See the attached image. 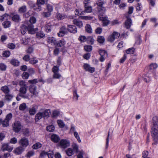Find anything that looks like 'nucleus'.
Segmentation results:
<instances>
[{
	"label": "nucleus",
	"instance_id": "1",
	"mask_svg": "<svg viewBox=\"0 0 158 158\" xmlns=\"http://www.w3.org/2000/svg\"><path fill=\"white\" fill-rule=\"evenodd\" d=\"M152 123V128L151 133L153 140L155 142L158 141V117H153Z\"/></svg>",
	"mask_w": 158,
	"mask_h": 158
},
{
	"label": "nucleus",
	"instance_id": "2",
	"mask_svg": "<svg viewBox=\"0 0 158 158\" xmlns=\"http://www.w3.org/2000/svg\"><path fill=\"white\" fill-rule=\"evenodd\" d=\"M29 90L31 94V97L35 98L38 96L39 92L37 90V87L34 85H31L29 86Z\"/></svg>",
	"mask_w": 158,
	"mask_h": 158
},
{
	"label": "nucleus",
	"instance_id": "3",
	"mask_svg": "<svg viewBox=\"0 0 158 158\" xmlns=\"http://www.w3.org/2000/svg\"><path fill=\"white\" fill-rule=\"evenodd\" d=\"M19 143L20 146L25 149L29 145V140L25 137L22 138L19 141Z\"/></svg>",
	"mask_w": 158,
	"mask_h": 158
},
{
	"label": "nucleus",
	"instance_id": "4",
	"mask_svg": "<svg viewBox=\"0 0 158 158\" xmlns=\"http://www.w3.org/2000/svg\"><path fill=\"white\" fill-rule=\"evenodd\" d=\"M70 142L69 141L66 139H62L59 142V146L61 148H65L69 146Z\"/></svg>",
	"mask_w": 158,
	"mask_h": 158
},
{
	"label": "nucleus",
	"instance_id": "5",
	"mask_svg": "<svg viewBox=\"0 0 158 158\" xmlns=\"http://www.w3.org/2000/svg\"><path fill=\"white\" fill-rule=\"evenodd\" d=\"M22 125L19 121L15 122L13 125V129L16 133H18L21 129Z\"/></svg>",
	"mask_w": 158,
	"mask_h": 158
},
{
	"label": "nucleus",
	"instance_id": "6",
	"mask_svg": "<svg viewBox=\"0 0 158 158\" xmlns=\"http://www.w3.org/2000/svg\"><path fill=\"white\" fill-rule=\"evenodd\" d=\"M27 91V86L25 87H21L19 89L20 93L19 95L23 98H27L28 97L25 95Z\"/></svg>",
	"mask_w": 158,
	"mask_h": 158
},
{
	"label": "nucleus",
	"instance_id": "7",
	"mask_svg": "<svg viewBox=\"0 0 158 158\" xmlns=\"http://www.w3.org/2000/svg\"><path fill=\"white\" fill-rule=\"evenodd\" d=\"M120 36V34L118 32L114 31L112 34L110 35L108 38V40L110 42H113L115 39H117Z\"/></svg>",
	"mask_w": 158,
	"mask_h": 158
},
{
	"label": "nucleus",
	"instance_id": "8",
	"mask_svg": "<svg viewBox=\"0 0 158 158\" xmlns=\"http://www.w3.org/2000/svg\"><path fill=\"white\" fill-rule=\"evenodd\" d=\"M13 148V145H11L9 143H4L2 144L1 150L3 151L6 150L9 152H11Z\"/></svg>",
	"mask_w": 158,
	"mask_h": 158
},
{
	"label": "nucleus",
	"instance_id": "9",
	"mask_svg": "<svg viewBox=\"0 0 158 158\" xmlns=\"http://www.w3.org/2000/svg\"><path fill=\"white\" fill-rule=\"evenodd\" d=\"M99 53L101 56L100 60L102 62H103L105 58L107 57V53L105 50L102 49H100L99 51Z\"/></svg>",
	"mask_w": 158,
	"mask_h": 158
},
{
	"label": "nucleus",
	"instance_id": "10",
	"mask_svg": "<svg viewBox=\"0 0 158 158\" xmlns=\"http://www.w3.org/2000/svg\"><path fill=\"white\" fill-rule=\"evenodd\" d=\"M27 30L29 33L31 34H33L38 31V29L36 28H34V26L32 24H30L28 25L27 27Z\"/></svg>",
	"mask_w": 158,
	"mask_h": 158
},
{
	"label": "nucleus",
	"instance_id": "11",
	"mask_svg": "<svg viewBox=\"0 0 158 158\" xmlns=\"http://www.w3.org/2000/svg\"><path fill=\"white\" fill-rule=\"evenodd\" d=\"M97 4L98 6V9H100L99 10V12L100 13V15L102 16L101 14L102 13H103L106 11V10L105 7H103L102 6L103 4V2H99L98 1L97 3Z\"/></svg>",
	"mask_w": 158,
	"mask_h": 158
},
{
	"label": "nucleus",
	"instance_id": "12",
	"mask_svg": "<svg viewBox=\"0 0 158 158\" xmlns=\"http://www.w3.org/2000/svg\"><path fill=\"white\" fill-rule=\"evenodd\" d=\"M84 2L85 4V9L83 11L85 12V13L91 12L92 10V7L89 4V2H86V1H84Z\"/></svg>",
	"mask_w": 158,
	"mask_h": 158
},
{
	"label": "nucleus",
	"instance_id": "13",
	"mask_svg": "<svg viewBox=\"0 0 158 158\" xmlns=\"http://www.w3.org/2000/svg\"><path fill=\"white\" fill-rule=\"evenodd\" d=\"M83 67L85 71H88L90 73H93L95 71L94 68L91 67L90 65L87 64H85Z\"/></svg>",
	"mask_w": 158,
	"mask_h": 158
},
{
	"label": "nucleus",
	"instance_id": "14",
	"mask_svg": "<svg viewBox=\"0 0 158 158\" xmlns=\"http://www.w3.org/2000/svg\"><path fill=\"white\" fill-rule=\"evenodd\" d=\"M67 29L70 32L73 33H75L77 31V29L75 26L68 25Z\"/></svg>",
	"mask_w": 158,
	"mask_h": 158
},
{
	"label": "nucleus",
	"instance_id": "15",
	"mask_svg": "<svg viewBox=\"0 0 158 158\" xmlns=\"http://www.w3.org/2000/svg\"><path fill=\"white\" fill-rule=\"evenodd\" d=\"M47 41L49 44L53 46H55L57 41L55 38L53 37H48L47 39Z\"/></svg>",
	"mask_w": 158,
	"mask_h": 158
},
{
	"label": "nucleus",
	"instance_id": "16",
	"mask_svg": "<svg viewBox=\"0 0 158 158\" xmlns=\"http://www.w3.org/2000/svg\"><path fill=\"white\" fill-rule=\"evenodd\" d=\"M67 32V30L65 27L64 26L62 27L59 33H58V35L59 36H63Z\"/></svg>",
	"mask_w": 158,
	"mask_h": 158
},
{
	"label": "nucleus",
	"instance_id": "17",
	"mask_svg": "<svg viewBox=\"0 0 158 158\" xmlns=\"http://www.w3.org/2000/svg\"><path fill=\"white\" fill-rule=\"evenodd\" d=\"M126 17L127 19L125 22V27L129 29L131 25L132 21L131 19L127 16H126Z\"/></svg>",
	"mask_w": 158,
	"mask_h": 158
},
{
	"label": "nucleus",
	"instance_id": "18",
	"mask_svg": "<svg viewBox=\"0 0 158 158\" xmlns=\"http://www.w3.org/2000/svg\"><path fill=\"white\" fill-rule=\"evenodd\" d=\"M12 19L13 21L16 22H19L21 21V19L19 15L17 14H12Z\"/></svg>",
	"mask_w": 158,
	"mask_h": 158
},
{
	"label": "nucleus",
	"instance_id": "19",
	"mask_svg": "<svg viewBox=\"0 0 158 158\" xmlns=\"http://www.w3.org/2000/svg\"><path fill=\"white\" fill-rule=\"evenodd\" d=\"M24 149H25L20 146L15 149L14 151L16 155H20L24 151Z\"/></svg>",
	"mask_w": 158,
	"mask_h": 158
},
{
	"label": "nucleus",
	"instance_id": "20",
	"mask_svg": "<svg viewBox=\"0 0 158 158\" xmlns=\"http://www.w3.org/2000/svg\"><path fill=\"white\" fill-rule=\"evenodd\" d=\"M73 23L77 25L79 28H81L83 26V23L81 21L77 19H74L73 21Z\"/></svg>",
	"mask_w": 158,
	"mask_h": 158
},
{
	"label": "nucleus",
	"instance_id": "21",
	"mask_svg": "<svg viewBox=\"0 0 158 158\" xmlns=\"http://www.w3.org/2000/svg\"><path fill=\"white\" fill-rule=\"evenodd\" d=\"M99 17L102 21L103 26H106L109 24V21L107 19V18L105 17H100V16H99Z\"/></svg>",
	"mask_w": 158,
	"mask_h": 158
},
{
	"label": "nucleus",
	"instance_id": "22",
	"mask_svg": "<svg viewBox=\"0 0 158 158\" xmlns=\"http://www.w3.org/2000/svg\"><path fill=\"white\" fill-rule=\"evenodd\" d=\"M51 138L52 141L55 143L58 142L60 139L59 136L55 134L52 135L51 136Z\"/></svg>",
	"mask_w": 158,
	"mask_h": 158
},
{
	"label": "nucleus",
	"instance_id": "23",
	"mask_svg": "<svg viewBox=\"0 0 158 158\" xmlns=\"http://www.w3.org/2000/svg\"><path fill=\"white\" fill-rule=\"evenodd\" d=\"M52 25L50 23H46L45 26V31L47 32H50L51 31Z\"/></svg>",
	"mask_w": 158,
	"mask_h": 158
},
{
	"label": "nucleus",
	"instance_id": "24",
	"mask_svg": "<svg viewBox=\"0 0 158 158\" xmlns=\"http://www.w3.org/2000/svg\"><path fill=\"white\" fill-rule=\"evenodd\" d=\"M42 113L43 114V118H48L49 116V115L50 114L51 112L50 110L47 109L45 110L44 112Z\"/></svg>",
	"mask_w": 158,
	"mask_h": 158
},
{
	"label": "nucleus",
	"instance_id": "25",
	"mask_svg": "<svg viewBox=\"0 0 158 158\" xmlns=\"http://www.w3.org/2000/svg\"><path fill=\"white\" fill-rule=\"evenodd\" d=\"M1 90L5 94H8L10 91L9 88L6 85H5L2 87Z\"/></svg>",
	"mask_w": 158,
	"mask_h": 158
},
{
	"label": "nucleus",
	"instance_id": "26",
	"mask_svg": "<svg viewBox=\"0 0 158 158\" xmlns=\"http://www.w3.org/2000/svg\"><path fill=\"white\" fill-rule=\"evenodd\" d=\"M37 108L35 106H33L29 110V113L30 114L33 115L35 114L36 112Z\"/></svg>",
	"mask_w": 158,
	"mask_h": 158
},
{
	"label": "nucleus",
	"instance_id": "27",
	"mask_svg": "<svg viewBox=\"0 0 158 158\" xmlns=\"http://www.w3.org/2000/svg\"><path fill=\"white\" fill-rule=\"evenodd\" d=\"M46 0H37L36 2V5L39 7V9H40V10H41V5H44L46 1Z\"/></svg>",
	"mask_w": 158,
	"mask_h": 158
},
{
	"label": "nucleus",
	"instance_id": "28",
	"mask_svg": "<svg viewBox=\"0 0 158 158\" xmlns=\"http://www.w3.org/2000/svg\"><path fill=\"white\" fill-rule=\"evenodd\" d=\"M27 10L26 6L24 5L20 7L18 9V12L20 13H25Z\"/></svg>",
	"mask_w": 158,
	"mask_h": 158
},
{
	"label": "nucleus",
	"instance_id": "29",
	"mask_svg": "<svg viewBox=\"0 0 158 158\" xmlns=\"http://www.w3.org/2000/svg\"><path fill=\"white\" fill-rule=\"evenodd\" d=\"M43 114L42 112H39L35 115V118L36 121H38L43 117Z\"/></svg>",
	"mask_w": 158,
	"mask_h": 158
},
{
	"label": "nucleus",
	"instance_id": "30",
	"mask_svg": "<svg viewBox=\"0 0 158 158\" xmlns=\"http://www.w3.org/2000/svg\"><path fill=\"white\" fill-rule=\"evenodd\" d=\"M85 30L86 32L89 33H92V28L91 26L89 24L86 25L85 27Z\"/></svg>",
	"mask_w": 158,
	"mask_h": 158
},
{
	"label": "nucleus",
	"instance_id": "31",
	"mask_svg": "<svg viewBox=\"0 0 158 158\" xmlns=\"http://www.w3.org/2000/svg\"><path fill=\"white\" fill-rule=\"evenodd\" d=\"M56 18L59 20L64 19L66 17V16L65 15H62L59 13H56Z\"/></svg>",
	"mask_w": 158,
	"mask_h": 158
},
{
	"label": "nucleus",
	"instance_id": "32",
	"mask_svg": "<svg viewBox=\"0 0 158 158\" xmlns=\"http://www.w3.org/2000/svg\"><path fill=\"white\" fill-rule=\"evenodd\" d=\"M21 29V33L23 35H24L26 33V31H27V26H26L24 25H22Z\"/></svg>",
	"mask_w": 158,
	"mask_h": 158
},
{
	"label": "nucleus",
	"instance_id": "33",
	"mask_svg": "<svg viewBox=\"0 0 158 158\" xmlns=\"http://www.w3.org/2000/svg\"><path fill=\"white\" fill-rule=\"evenodd\" d=\"M65 44L64 41L63 40H60L58 41H57L55 46H57L59 47H61L64 46Z\"/></svg>",
	"mask_w": 158,
	"mask_h": 158
},
{
	"label": "nucleus",
	"instance_id": "34",
	"mask_svg": "<svg viewBox=\"0 0 158 158\" xmlns=\"http://www.w3.org/2000/svg\"><path fill=\"white\" fill-rule=\"evenodd\" d=\"M11 22L8 21H6L3 22L2 25L5 28H7L10 27Z\"/></svg>",
	"mask_w": 158,
	"mask_h": 158
},
{
	"label": "nucleus",
	"instance_id": "35",
	"mask_svg": "<svg viewBox=\"0 0 158 158\" xmlns=\"http://www.w3.org/2000/svg\"><path fill=\"white\" fill-rule=\"evenodd\" d=\"M36 36L38 38H42L45 36V35L42 31H40L36 33Z\"/></svg>",
	"mask_w": 158,
	"mask_h": 158
},
{
	"label": "nucleus",
	"instance_id": "36",
	"mask_svg": "<svg viewBox=\"0 0 158 158\" xmlns=\"http://www.w3.org/2000/svg\"><path fill=\"white\" fill-rule=\"evenodd\" d=\"M10 63L12 65L15 66H17L19 65V62L17 60L15 59H12L10 61Z\"/></svg>",
	"mask_w": 158,
	"mask_h": 158
},
{
	"label": "nucleus",
	"instance_id": "37",
	"mask_svg": "<svg viewBox=\"0 0 158 158\" xmlns=\"http://www.w3.org/2000/svg\"><path fill=\"white\" fill-rule=\"evenodd\" d=\"M97 41L100 43H103L105 40V39L103 36H98L97 39Z\"/></svg>",
	"mask_w": 158,
	"mask_h": 158
},
{
	"label": "nucleus",
	"instance_id": "38",
	"mask_svg": "<svg viewBox=\"0 0 158 158\" xmlns=\"http://www.w3.org/2000/svg\"><path fill=\"white\" fill-rule=\"evenodd\" d=\"M42 146V144L40 143H37L34 144L32 147L33 149H37L40 148Z\"/></svg>",
	"mask_w": 158,
	"mask_h": 158
},
{
	"label": "nucleus",
	"instance_id": "39",
	"mask_svg": "<svg viewBox=\"0 0 158 158\" xmlns=\"http://www.w3.org/2000/svg\"><path fill=\"white\" fill-rule=\"evenodd\" d=\"M13 96L11 94H5V99L6 100L8 101H10L11 100L13 97Z\"/></svg>",
	"mask_w": 158,
	"mask_h": 158
},
{
	"label": "nucleus",
	"instance_id": "40",
	"mask_svg": "<svg viewBox=\"0 0 158 158\" xmlns=\"http://www.w3.org/2000/svg\"><path fill=\"white\" fill-rule=\"evenodd\" d=\"M46 130L50 132H52L55 130V127L53 125H50L46 127Z\"/></svg>",
	"mask_w": 158,
	"mask_h": 158
},
{
	"label": "nucleus",
	"instance_id": "41",
	"mask_svg": "<svg viewBox=\"0 0 158 158\" xmlns=\"http://www.w3.org/2000/svg\"><path fill=\"white\" fill-rule=\"evenodd\" d=\"M30 40V39L28 38H23L22 39V44L24 45L27 44L29 42Z\"/></svg>",
	"mask_w": 158,
	"mask_h": 158
},
{
	"label": "nucleus",
	"instance_id": "42",
	"mask_svg": "<svg viewBox=\"0 0 158 158\" xmlns=\"http://www.w3.org/2000/svg\"><path fill=\"white\" fill-rule=\"evenodd\" d=\"M9 16L7 14L5 13L1 16L0 20L1 22L3 21L4 20L7 19Z\"/></svg>",
	"mask_w": 158,
	"mask_h": 158
},
{
	"label": "nucleus",
	"instance_id": "43",
	"mask_svg": "<svg viewBox=\"0 0 158 158\" xmlns=\"http://www.w3.org/2000/svg\"><path fill=\"white\" fill-rule=\"evenodd\" d=\"M57 123L59 127L60 128H63L65 126V124L63 121L61 120H57Z\"/></svg>",
	"mask_w": 158,
	"mask_h": 158
},
{
	"label": "nucleus",
	"instance_id": "44",
	"mask_svg": "<svg viewBox=\"0 0 158 158\" xmlns=\"http://www.w3.org/2000/svg\"><path fill=\"white\" fill-rule=\"evenodd\" d=\"M27 108L26 104L25 103H23L20 105L19 106V109L20 110H24Z\"/></svg>",
	"mask_w": 158,
	"mask_h": 158
},
{
	"label": "nucleus",
	"instance_id": "45",
	"mask_svg": "<svg viewBox=\"0 0 158 158\" xmlns=\"http://www.w3.org/2000/svg\"><path fill=\"white\" fill-rule=\"evenodd\" d=\"M67 154L69 156H70L73 154V150L71 148H68L66 152Z\"/></svg>",
	"mask_w": 158,
	"mask_h": 158
},
{
	"label": "nucleus",
	"instance_id": "46",
	"mask_svg": "<svg viewBox=\"0 0 158 158\" xmlns=\"http://www.w3.org/2000/svg\"><path fill=\"white\" fill-rule=\"evenodd\" d=\"M135 48H129L126 51V52L127 54H133L134 52Z\"/></svg>",
	"mask_w": 158,
	"mask_h": 158
},
{
	"label": "nucleus",
	"instance_id": "47",
	"mask_svg": "<svg viewBox=\"0 0 158 158\" xmlns=\"http://www.w3.org/2000/svg\"><path fill=\"white\" fill-rule=\"evenodd\" d=\"M32 14L30 10H29L27 13H24L23 16V18H28Z\"/></svg>",
	"mask_w": 158,
	"mask_h": 158
},
{
	"label": "nucleus",
	"instance_id": "48",
	"mask_svg": "<svg viewBox=\"0 0 158 158\" xmlns=\"http://www.w3.org/2000/svg\"><path fill=\"white\" fill-rule=\"evenodd\" d=\"M157 67L158 65L156 63H152L149 66L150 69L151 70L155 69Z\"/></svg>",
	"mask_w": 158,
	"mask_h": 158
},
{
	"label": "nucleus",
	"instance_id": "49",
	"mask_svg": "<svg viewBox=\"0 0 158 158\" xmlns=\"http://www.w3.org/2000/svg\"><path fill=\"white\" fill-rule=\"evenodd\" d=\"M75 14L77 15H79L85 14L84 11H80L78 9H76L75 11Z\"/></svg>",
	"mask_w": 158,
	"mask_h": 158
},
{
	"label": "nucleus",
	"instance_id": "50",
	"mask_svg": "<svg viewBox=\"0 0 158 158\" xmlns=\"http://www.w3.org/2000/svg\"><path fill=\"white\" fill-rule=\"evenodd\" d=\"M42 15L44 17H49L51 15V12L48 11L46 12H44L42 13Z\"/></svg>",
	"mask_w": 158,
	"mask_h": 158
},
{
	"label": "nucleus",
	"instance_id": "51",
	"mask_svg": "<svg viewBox=\"0 0 158 158\" xmlns=\"http://www.w3.org/2000/svg\"><path fill=\"white\" fill-rule=\"evenodd\" d=\"M92 48V46L90 45H86L84 47L85 50L87 52H90L91 51Z\"/></svg>",
	"mask_w": 158,
	"mask_h": 158
},
{
	"label": "nucleus",
	"instance_id": "52",
	"mask_svg": "<svg viewBox=\"0 0 158 158\" xmlns=\"http://www.w3.org/2000/svg\"><path fill=\"white\" fill-rule=\"evenodd\" d=\"M59 71V66H54L52 68V71L53 73H58Z\"/></svg>",
	"mask_w": 158,
	"mask_h": 158
},
{
	"label": "nucleus",
	"instance_id": "53",
	"mask_svg": "<svg viewBox=\"0 0 158 158\" xmlns=\"http://www.w3.org/2000/svg\"><path fill=\"white\" fill-rule=\"evenodd\" d=\"M34 154V152L33 151H30L27 152L26 156L28 158H30Z\"/></svg>",
	"mask_w": 158,
	"mask_h": 158
},
{
	"label": "nucleus",
	"instance_id": "54",
	"mask_svg": "<svg viewBox=\"0 0 158 158\" xmlns=\"http://www.w3.org/2000/svg\"><path fill=\"white\" fill-rule=\"evenodd\" d=\"M12 117V114L11 113H10L6 115L5 119H6V120L8 121L9 122V121L11 119Z\"/></svg>",
	"mask_w": 158,
	"mask_h": 158
},
{
	"label": "nucleus",
	"instance_id": "55",
	"mask_svg": "<svg viewBox=\"0 0 158 158\" xmlns=\"http://www.w3.org/2000/svg\"><path fill=\"white\" fill-rule=\"evenodd\" d=\"M29 76V74L28 73L24 72L22 74V77L24 79H27L28 78Z\"/></svg>",
	"mask_w": 158,
	"mask_h": 158
},
{
	"label": "nucleus",
	"instance_id": "56",
	"mask_svg": "<svg viewBox=\"0 0 158 158\" xmlns=\"http://www.w3.org/2000/svg\"><path fill=\"white\" fill-rule=\"evenodd\" d=\"M47 9L48 11L51 12L53 10V7L52 5L48 4L47 5Z\"/></svg>",
	"mask_w": 158,
	"mask_h": 158
},
{
	"label": "nucleus",
	"instance_id": "57",
	"mask_svg": "<svg viewBox=\"0 0 158 158\" xmlns=\"http://www.w3.org/2000/svg\"><path fill=\"white\" fill-rule=\"evenodd\" d=\"M74 135L75 137L77 139L78 141L80 143L81 142V140L80 139V137L78 135V133L77 132H74Z\"/></svg>",
	"mask_w": 158,
	"mask_h": 158
},
{
	"label": "nucleus",
	"instance_id": "58",
	"mask_svg": "<svg viewBox=\"0 0 158 158\" xmlns=\"http://www.w3.org/2000/svg\"><path fill=\"white\" fill-rule=\"evenodd\" d=\"M28 82L31 84H35L38 82V80L37 79H34L33 80H29Z\"/></svg>",
	"mask_w": 158,
	"mask_h": 158
},
{
	"label": "nucleus",
	"instance_id": "59",
	"mask_svg": "<svg viewBox=\"0 0 158 158\" xmlns=\"http://www.w3.org/2000/svg\"><path fill=\"white\" fill-rule=\"evenodd\" d=\"M9 121L6 120V119H5L3 122H2V125L4 127H7L9 125Z\"/></svg>",
	"mask_w": 158,
	"mask_h": 158
},
{
	"label": "nucleus",
	"instance_id": "60",
	"mask_svg": "<svg viewBox=\"0 0 158 158\" xmlns=\"http://www.w3.org/2000/svg\"><path fill=\"white\" fill-rule=\"evenodd\" d=\"M79 97V95L77 94V91L75 90L73 92V99L76 101H77L78 100Z\"/></svg>",
	"mask_w": 158,
	"mask_h": 158
},
{
	"label": "nucleus",
	"instance_id": "61",
	"mask_svg": "<svg viewBox=\"0 0 158 158\" xmlns=\"http://www.w3.org/2000/svg\"><path fill=\"white\" fill-rule=\"evenodd\" d=\"M61 77V75L58 73H53V77L54 78L59 79Z\"/></svg>",
	"mask_w": 158,
	"mask_h": 158
},
{
	"label": "nucleus",
	"instance_id": "62",
	"mask_svg": "<svg viewBox=\"0 0 158 158\" xmlns=\"http://www.w3.org/2000/svg\"><path fill=\"white\" fill-rule=\"evenodd\" d=\"M102 28L98 27L96 28L95 30V32L96 34H100L102 32Z\"/></svg>",
	"mask_w": 158,
	"mask_h": 158
},
{
	"label": "nucleus",
	"instance_id": "63",
	"mask_svg": "<svg viewBox=\"0 0 158 158\" xmlns=\"http://www.w3.org/2000/svg\"><path fill=\"white\" fill-rule=\"evenodd\" d=\"M10 142L11 143L15 144L17 142V139L15 137H13L10 139Z\"/></svg>",
	"mask_w": 158,
	"mask_h": 158
},
{
	"label": "nucleus",
	"instance_id": "64",
	"mask_svg": "<svg viewBox=\"0 0 158 158\" xmlns=\"http://www.w3.org/2000/svg\"><path fill=\"white\" fill-rule=\"evenodd\" d=\"M47 156H48V158H53V152L52 151H49L48 152H47Z\"/></svg>",
	"mask_w": 158,
	"mask_h": 158
}]
</instances>
